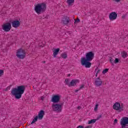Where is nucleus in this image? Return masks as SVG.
<instances>
[{
    "instance_id": "473e14b6",
    "label": "nucleus",
    "mask_w": 128,
    "mask_h": 128,
    "mask_svg": "<svg viewBox=\"0 0 128 128\" xmlns=\"http://www.w3.org/2000/svg\"><path fill=\"white\" fill-rule=\"evenodd\" d=\"M46 97H44V96H41V100H44V98H45Z\"/></svg>"
},
{
    "instance_id": "f257e3e1",
    "label": "nucleus",
    "mask_w": 128,
    "mask_h": 128,
    "mask_svg": "<svg viewBox=\"0 0 128 128\" xmlns=\"http://www.w3.org/2000/svg\"><path fill=\"white\" fill-rule=\"evenodd\" d=\"M26 90V86H19L16 88H13L11 90V94L15 96L16 100H20L22 98V95L24 94Z\"/></svg>"
},
{
    "instance_id": "6ab92c4d",
    "label": "nucleus",
    "mask_w": 128,
    "mask_h": 128,
    "mask_svg": "<svg viewBox=\"0 0 128 128\" xmlns=\"http://www.w3.org/2000/svg\"><path fill=\"white\" fill-rule=\"evenodd\" d=\"M122 54V58H126L128 56V54L126 53V52L124 51L122 52L121 53Z\"/></svg>"
},
{
    "instance_id": "7c9ffc66",
    "label": "nucleus",
    "mask_w": 128,
    "mask_h": 128,
    "mask_svg": "<svg viewBox=\"0 0 128 128\" xmlns=\"http://www.w3.org/2000/svg\"><path fill=\"white\" fill-rule=\"evenodd\" d=\"M80 22V20L79 18H78L77 19V20H75L74 24H76V22Z\"/></svg>"
},
{
    "instance_id": "f3484780",
    "label": "nucleus",
    "mask_w": 128,
    "mask_h": 128,
    "mask_svg": "<svg viewBox=\"0 0 128 128\" xmlns=\"http://www.w3.org/2000/svg\"><path fill=\"white\" fill-rule=\"evenodd\" d=\"M58 52H60V48H58L54 50V53H53L54 57L56 58Z\"/></svg>"
},
{
    "instance_id": "a211bd4d",
    "label": "nucleus",
    "mask_w": 128,
    "mask_h": 128,
    "mask_svg": "<svg viewBox=\"0 0 128 128\" xmlns=\"http://www.w3.org/2000/svg\"><path fill=\"white\" fill-rule=\"evenodd\" d=\"M61 58L64 60L68 58V54L66 52L62 53L60 54Z\"/></svg>"
},
{
    "instance_id": "72a5a7b5",
    "label": "nucleus",
    "mask_w": 128,
    "mask_h": 128,
    "mask_svg": "<svg viewBox=\"0 0 128 128\" xmlns=\"http://www.w3.org/2000/svg\"><path fill=\"white\" fill-rule=\"evenodd\" d=\"M114 2H120V0H114Z\"/></svg>"
},
{
    "instance_id": "ea45409f",
    "label": "nucleus",
    "mask_w": 128,
    "mask_h": 128,
    "mask_svg": "<svg viewBox=\"0 0 128 128\" xmlns=\"http://www.w3.org/2000/svg\"><path fill=\"white\" fill-rule=\"evenodd\" d=\"M68 76H70V74H68Z\"/></svg>"
},
{
    "instance_id": "20e7f679",
    "label": "nucleus",
    "mask_w": 128,
    "mask_h": 128,
    "mask_svg": "<svg viewBox=\"0 0 128 128\" xmlns=\"http://www.w3.org/2000/svg\"><path fill=\"white\" fill-rule=\"evenodd\" d=\"M64 102H61L60 104H52V108L54 112H62V106H64Z\"/></svg>"
},
{
    "instance_id": "1a4fd4ad",
    "label": "nucleus",
    "mask_w": 128,
    "mask_h": 128,
    "mask_svg": "<svg viewBox=\"0 0 128 128\" xmlns=\"http://www.w3.org/2000/svg\"><path fill=\"white\" fill-rule=\"evenodd\" d=\"M12 28V24L10 22H6L2 25V29L4 32H10Z\"/></svg>"
},
{
    "instance_id": "4468645a",
    "label": "nucleus",
    "mask_w": 128,
    "mask_h": 128,
    "mask_svg": "<svg viewBox=\"0 0 128 128\" xmlns=\"http://www.w3.org/2000/svg\"><path fill=\"white\" fill-rule=\"evenodd\" d=\"M62 22L64 24H68V22H70V18L68 16L64 17L62 19Z\"/></svg>"
},
{
    "instance_id": "58836bf2",
    "label": "nucleus",
    "mask_w": 128,
    "mask_h": 128,
    "mask_svg": "<svg viewBox=\"0 0 128 128\" xmlns=\"http://www.w3.org/2000/svg\"><path fill=\"white\" fill-rule=\"evenodd\" d=\"M80 90V89L75 90V92H78Z\"/></svg>"
},
{
    "instance_id": "5701e85b",
    "label": "nucleus",
    "mask_w": 128,
    "mask_h": 128,
    "mask_svg": "<svg viewBox=\"0 0 128 128\" xmlns=\"http://www.w3.org/2000/svg\"><path fill=\"white\" fill-rule=\"evenodd\" d=\"M74 2V0H67V4H69V6L72 5V4Z\"/></svg>"
},
{
    "instance_id": "9d476101",
    "label": "nucleus",
    "mask_w": 128,
    "mask_h": 128,
    "mask_svg": "<svg viewBox=\"0 0 128 128\" xmlns=\"http://www.w3.org/2000/svg\"><path fill=\"white\" fill-rule=\"evenodd\" d=\"M94 52H90L86 53L85 60L92 62L94 60Z\"/></svg>"
},
{
    "instance_id": "412c9836",
    "label": "nucleus",
    "mask_w": 128,
    "mask_h": 128,
    "mask_svg": "<svg viewBox=\"0 0 128 128\" xmlns=\"http://www.w3.org/2000/svg\"><path fill=\"white\" fill-rule=\"evenodd\" d=\"M96 122V119L91 120H89L88 122V124H94Z\"/></svg>"
},
{
    "instance_id": "79ce46f5",
    "label": "nucleus",
    "mask_w": 128,
    "mask_h": 128,
    "mask_svg": "<svg viewBox=\"0 0 128 128\" xmlns=\"http://www.w3.org/2000/svg\"><path fill=\"white\" fill-rule=\"evenodd\" d=\"M96 76H98V74H96Z\"/></svg>"
},
{
    "instance_id": "f03ea898",
    "label": "nucleus",
    "mask_w": 128,
    "mask_h": 128,
    "mask_svg": "<svg viewBox=\"0 0 128 128\" xmlns=\"http://www.w3.org/2000/svg\"><path fill=\"white\" fill-rule=\"evenodd\" d=\"M46 10V4L44 3L38 4L34 8V10L38 14H40L42 12H44Z\"/></svg>"
},
{
    "instance_id": "0eeeda50",
    "label": "nucleus",
    "mask_w": 128,
    "mask_h": 128,
    "mask_svg": "<svg viewBox=\"0 0 128 128\" xmlns=\"http://www.w3.org/2000/svg\"><path fill=\"white\" fill-rule=\"evenodd\" d=\"M79 82V80H72L70 83L68 79L66 78L65 80V84L66 86H74L76 84H78Z\"/></svg>"
},
{
    "instance_id": "37998d69",
    "label": "nucleus",
    "mask_w": 128,
    "mask_h": 128,
    "mask_svg": "<svg viewBox=\"0 0 128 128\" xmlns=\"http://www.w3.org/2000/svg\"><path fill=\"white\" fill-rule=\"evenodd\" d=\"M40 46H42H42H42V45H40Z\"/></svg>"
},
{
    "instance_id": "ddd939ff",
    "label": "nucleus",
    "mask_w": 128,
    "mask_h": 128,
    "mask_svg": "<svg viewBox=\"0 0 128 128\" xmlns=\"http://www.w3.org/2000/svg\"><path fill=\"white\" fill-rule=\"evenodd\" d=\"M12 26H13V28H18V26H20V21L18 20L12 22Z\"/></svg>"
},
{
    "instance_id": "e433bc0d",
    "label": "nucleus",
    "mask_w": 128,
    "mask_h": 128,
    "mask_svg": "<svg viewBox=\"0 0 128 128\" xmlns=\"http://www.w3.org/2000/svg\"><path fill=\"white\" fill-rule=\"evenodd\" d=\"M8 90V87H7V88L4 90H5V92H7V90Z\"/></svg>"
},
{
    "instance_id": "f704fd0d",
    "label": "nucleus",
    "mask_w": 128,
    "mask_h": 128,
    "mask_svg": "<svg viewBox=\"0 0 128 128\" xmlns=\"http://www.w3.org/2000/svg\"><path fill=\"white\" fill-rule=\"evenodd\" d=\"M78 110H80L82 108V107L80 106H78V108H77Z\"/></svg>"
},
{
    "instance_id": "c756f323",
    "label": "nucleus",
    "mask_w": 128,
    "mask_h": 128,
    "mask_svg": "<svg viewBox=\"0 0 128 128\" xmlns=\"http://www.w3.org/2000/svg\"><path fill=\"white\" fill-rule=\"evenodd\" d=\"M118 124V119H115V120H114V124Z\"/></svg>"
},
{
    "instance_id": "393cba45",
    "label": "nucleus",
    "mask_w": 128,
    "mask_h": 128,
    "mask_svg": "<svg viewBox=\"0 0 128 128\" xmlns=\"http://www.w3.org/2000/svg\"><path fill=\"white\" fill-rule=\"evenodd\" d=\"M110 62L111 64H114V58H110Z\"/></svg>"
},
{
    "instance_id": "b1692460",
    "label": "nucleus",
    "mask_w": 128,
    "mask_h": 128,
    "mask_svg": "<svg viewBox=\"0 0 128 128\" xmlns=\"http://www.w3.org/2000/svg\"><path fill=\"white\" fill-rule=\"evenodd\" d=\"M108 72V68H105L103 71H102V74H106Z\"/></svg>"
},
{
    "instance_id": "2eb2a0df",
    "label": "nucleus",
    "mask_w": 128,
    "mask_h": 128,
    "mask_svg": "<svg viewBox=\"0 0 128 128\" xmlns=\"http://www.w3.org/2000/svg\"><path fill=\"white\" fill-rule=\"evenodd\" d=\"M44 116V110H41L37 116H38V120H42Z\"/></svg>"
},
{
    "instance_id": "423d86ee",
    "label": "nucleus",
    "mask_w": 128,
    "mask_h": 128,
    "mask_svg": "<svg viewBox=\"0 0 128 128\" xmlns=\"http://www.w3.org/2000/svg\"><path fill=\"white\" fill-rule=\"evenodd\" d=\"M81 64L82 66H84L85 68H90L92 66V62H90V60L86 59V58L83 57L81 58Z\"/></svg>"
},
{
    "instance_id": "cd10ccee",
    "label": "nucleus",
    "mask_w": 128,
    "mask_h": 128,
    "mask_svg": "<svg viewBox=\"0 0 128 128\" xmlns=\"http://www.w3.org/2000/svg\"><path fill=\"white\" fill-rule=\"evenodd\" d=\"M98 104H96V106H95L94 108V110H98Z\"/></svg>"
},
{
    "instance_id": "aec40b11",
    "label": "nucleus",
    "mask_w": 128,
    "mask_h": 128,
    "mask_svg": "<svg viewBox=\"0 0 128 128\" xmlns=\"http://www.w3.org/2000/svg\"><path fill=\"white\" fill-rule=\"evenodd\" d=\"M38 116H36L32 122H31V124H34L36 122H38Z\"/></svg>"
},
{
    "instance_id": "c03bdc74",
    "label": "nucleus",
    "mask_w": 128,
    "mask_h": 128,
    "mask_svg": "<svg viewBox=\"0 0 128 128\" xmlns=\"http://www.w3.org/2000/svg\"><path fill=\"white\" fill-rule=\"evenodd\" d=\"M122 18H124V16H122Z\"/></svg>"
},
{
    "instance_id": "2f4dec72",
    "label": "nucleus",
    "mask_w": 128,
    "mask_h": 128,
    "mask_svg": "<svg viewBox=\"0 0 128 128\" xmlns=\"http://www.w3.org/2000/svg\"><path fill=\"white\" fill-rule=\"evenodd\" d=\"M102 115H100V116L97 118L96 119V120H98L100 119V118H102Z\"/></svg>"
},
{
    "instance_id": "c9c22d12",
    "label": "nucleus",
    "mask_w": 128,
    "mask_h": 128,
    "mask_svg": "<svg viewBox=\"0 0 128 128\" xmlns=\"http://www.w3.org/2000/svg\"><path fill=\"white\" fill-rule=\"evenodd\" d=\"M96 80H100V77H98V78H96Z\"/></svg>"
},
{
    "instance_id": "bb28decb",
    "label": "nucleus",
    "mask_w": 128,
    "mask_h": 128,
    "mask_svg": "<svg viewBox=\"0 0 128 128\" xmlns=\"http://www.w3.org/2000/svg\"><path fill=\"white\" fill-rule=\"evenodd\" d=\"M4 76V70H0V76Z\"/></svg>"
},
{
    "instance_id": "c85d7f7f",
    "label": "nucleus",
    "mask_w": 128,
    "mask_h": 128,
    "mask_svg": "<svg viewBox=\"0 0 128 128\" xmlns=\"http://www.w3.org/2000/svg\"><path fill=\"white\" fill-rule=\"evenodd\" d=\"M84 88V84H82L81 86H80V88L79 90H82V88Z\"/></svg>"
},
{
    "instance_id": "4be33fe9",
    "label": "nucleus",
    "mask_w": 128,
    "mask_h": 128,
    "mask_svg": "<svg viewBox=\"0 0 128 128\" xmlns=\"http://www.w3.org/2000/svg\"><path fill=\"white\" fill-rule=\"evenodd\" d=\"M92 128V126H86L85 128L84 127V126H79L76 128Z\"/></svg>"
},
{
    "instance_id": "9b49d317",
    "label": "nucleus",
    "mask_w": 128,
    "mask_h": 128,
    "mask_svg": "<svg viewBox=\"0 0 128 128\" xmlns=\"http://www.w3.org/2000/svg\"><path fill=\"white\" fill-rule=\"evenodd\" d=\"M60 96L59 95H54V96L51 100V102H54V104H58V102H60Z\"/></svg>"
},
{
    "instance_id": "39448f33",
    "label": "nucleus",
    "mask_w": 128,
    "mask_h": 128,
    "mask_svg": "<svg viewBox=\"0 0 128 128\" xmlns=\"http://www.w3.org/2000/svg\"><path fill=\"white\" fill-rule=\"evenodd\" d=\"M26 50H24L22 48H20L17 50L16 56H17L18 58L22 60L26 58Z\"/></svg>"
},
{
    "instance_id": "4c0bfd02",
    "label": "nucleus",
    "mask_w": 128,
    "mask_h": 128,
    "mask_svg": "<svg viewBox=\"0 0 128 128\" xmlns=\"http://www.w3.org/2000/svg\"><path fill=\"white\" fill-rule=\"evenodd\" d=\"M100 72V70H98L97 71L96 74H98V72Z\"/></svg>"
},
{
    "instance_id": "a19ab883",
    "label": "nucleus",
    "mask_w": 128,
    "mask_h": 128,
    "mask_svg": "<svg viewBox=\"0 0 128 128\" xmlns=\"http://www.w3.org/2000/svg\"><path fill=\"white\" fill-rule=\"evenodd\" d=\"M44 64H45L46 63V61H44V62H43Z\"/></svg>"
},
{
    "instance_id": "a878e982",
    "label": "nucleus",
    "mask_w": 128,
    "mask_h": 128,
    "mask_svg": "<svg viewBox=\"0 0 128 128\" xmlns=\"http://www.w3.org/2000/svg\"><path fill=\"white\" fill-rule=\"evenodd\" d=\"M114 64H118L120 62V59L116 58L114 62Z\"/></svg>"
},
{
    "instance_id": "6e6552de",
    "label": "nucleus",
    "mask_w": 128,
    "mask_h": 128,
    "mask_svg": "<svg viewBox=\"0 0 128 128\" xmlns=\"http://www.w3.org/2000/svg\"><path fill=\"white\" fill-rule=\"evenodd\" d=\"M122 128H128V117H123L120 122Z\"/></svg>"
},
{
    "instance_id": "f8f14e48",
    "label": "nucleus",
    "mask_w": 128,
    "mask_h": 128,
    "mask_svg": "<svg viewBox=\"0 0 128 128\" xmlns=\"http://www.w3.org/2000/svg\"><path fill=\"white\" fill-rule=\"evenodd\" d=\"M118 18V14L116 12H112L109 15L110 20H114Z\"/></svg>"
},
{
    "instance_id": "7ed1b4c3",
    "label": "nucleus",
    "mask_w": 128,
    "mask_h": 128,
    "mask_svg": "<svg viewBox=\"0 0 128 128\" xmlns=\"http://www.w3.org/2000/svg\"><path fill=\"white\" fill-rule=\"evenodd\" d=\"M113 109L115 110H118L120 112L124 110V104L122 103L120 104L118 102H116L113 105Z\"/></svg>"
},
{
    "instance_id": "dca6fc26",
    "label": "nucleus",
    "mask_w": 128,
    "mask_h": 128,
    "mask_svg": "<svg viewBox=\"0 0 128 128\" xmlns=\"http://www.w3.org/2000/svg\"><path fill=\"white\" fill-rule=\"evenodd\" d=\"M95 86H100L102 84V80H96L94 82Z\"/></svg>"
}]
</instances>
